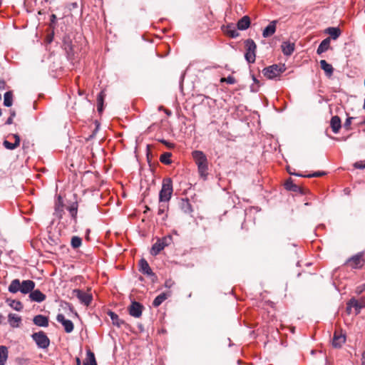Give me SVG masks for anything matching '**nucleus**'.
<instances>
[{
    "instance_id": "obj_1",
    "label": "nucleus",
    "mask_w": 365,
    "mask_h": 365,
    "mask_svg": "<svg viewBox=\"0 0 365 365\" xmlns=\"http://www.w3.org/2000/svg\"><path fill=\"white\" fill-rule=\"evenodd\" d=\"M34 287L35 282L32 280H24L22 283H21L19 279H15L11 281L9 286V291L11 293H16L19 291L23 294H28L32 292Z\"/></svg>"
},
{
    "instance_id": "obj_2",
    "label": "nucleus",
    "mask_w": 365,
    "mask_h": 365,
    "mask_svg": "<svg viewBox=\"0 0 365 365\" xmlns=\"http://www.w3.org/2000/svg\"><path fill=\"white\" fill-rule=\"evenodd\" d=\"M173 192V180L170 178H164L159 193V202H168Z\"/></svg>"
},
{
    "instance_id": "obj_3",
    "label": "nucleus",
    "mask_w": 365,
    "mask_h": 365,
    "mask_svg": "<svg viewBox=\"0 0 365 365\" xmlns=\"http://www.w3.org/2000/svg\"><path fill=\"white\" fill-rule=\"evenodd\" d=\"M286 70L284 64H273L264 68L263 75L269 79H273L279 76Z\"/></svg>"
},
{
    "instance_id": "obj_4",
    "label": "nucleus",
    "mask_w": 365,
    "mask_h": 365,
    "mask_svg": "<svg viewBox=\"0 0 365 365\" xmlns=\"http://www.w3.org/2000/svg\"><path fill=\"white\" fill-rule=\"evenodd\" d=\"M172 240L173 239L170 235L158 238L157 242L153 245L150 250V254L153 256L158 255L165 247L171 244Z\"/></svg>"
},
{
    "instance_id": "obj_5",
    "label": "nucleus",
    "mask_w": 365,
    "mask_h": 365,
    "mask_svg": "<svg viewBox=\"0 0 365 365\" xmlns=\"http://www.w3.org/2000/svg\"><path fill=\"white\" fill-rule=\"evenodd\" d=\"M245 46L246 48V52L245 53V58L246 61L249 63H255L257 49V45L255 42L252 39L248 38L245 41Z\"/></svg>"
},
{
    "instance_id": "obj_6",
    "label": "nucleus",
    "mask_w": 365,
    "mask_h": 365,
    "mask_svg": "<svg viewBox=\"0 0 365 365\" xmlns=\"http://www.w3.org/2000/svg\"><path fill=\"white\" fill-rule=\"evenodd\" d=\"M31 338L40 349H45L49 346L50 339L43 331L34 333L31 335Z\"/></svg>"
},
{
    "instance_id": "obj_7",
    "label": "nucleus",
    "mask_w": 365,
    "mask_h": 365,
    "mask_svg": "<svg viewBox=\"0 0 365 365\" xmlns=\"http://www.w3.org/2000/svg\"><path fill=\"white\" fill-rule=\"evenodd\" d=\"M345 264L349 266L352 269L361 268L364 264L363 253H358L354 255L353 257H350L346 260Z\"/></svg>"
},
{
    "instance_id": "obj_8",
    "label": "nucleus",
    "mask_w": 365,
    "mask_h": 365,
    "mask_svg": "<svg viewBox=\"0 0 365 365\" xmlns=\"http://www.w3.org/2000/svg\"><path fill=\"white\" fill-rule=\"evenodd\" d=\"M73 294L82 304L88 306L91 303L93 297L91 294H88L80 289H74Z\"/></svg>"
},
{
    "instance_id": "obj_9",
    "label": "nucleus",
    "mask_w": 365,
    "mask_h": 365,
    "mask_svg": "<svg viewBox=\"0 0 365 365\" xmlns=\"http://www.w3.org/2000/svg\"><path fill=\"white\" fill-rule=\"evenodd\" d=\"M139 271L147 276H150L156 278L155 274L152 271L148 262L144 258L139 261Z\"/></svg>"
},
{
    "instance_id": "obj_10",
    "label": "nucleus",
    "mask_w": 365,
    "mask_h": 365,
    "mask_svg": "<svg viewBox=\"0 0 365 365\" xmlns=\"http://www.w3.org/2000/svg\"><path fill=\"white\" fill-rule=\"evenodd\" d=\"M143 306L137 302H132L130 306L128 308V312L130 316L139 318L142 315Z\"/></svg>"
},
{
    "instance_id": "obj_11",
    "label": "nucleus",
    "mask_w": 365,
    "mask_h": 365,
    "mask_svg": "<svg viewBox=\"0 0 365 365\" xmlns=\"http://www.w3.org/2000/svg\"><path fill=\"white\" fill-rule=\"evenodd\" d=\"M56 320L62 324L66 333L73 331L74 329L73 323L71 320L66 319L63 314H58L56 317Z\"/></svg>"
},
{
    "instance_id": "obj_12",
    "label": "nucleus",
    "mask_w": 365,
    "mask_h": 365,
    "mask_svg": "<svg viewBox=\"0 0 365 365\" xmlns=\"http://www.w3.org/2000/svg\"><path fill=\"white\" fill-rule=\"evenodd\" d=\"M346 341V336L341 332L336 331L333 336L332 346L334 348H341Z\"/></svg>"
},
{
    "instance_id": "obj_13",
    "label": "nucleus",
    "mask_w": 365,
    "mask_h": 365,
    "mask_svg": "<svg viewBox=\"0 0 365 365\" xmlns=\"http://www.w3.org/2000/svg\"><path fill=\"white\" fill-rule=\"evenodd\" d=\"M284 187L289 191L299 192L302 195H304L306 193L305 190L302 187L293 182V180L291 178L287 180V181L284 182Z\"/></svg>"
},
{
    "instance_id": "obj_14",
    "label": "nucleus",
    "mask_w": 365,
    "mask_h": 365,
    "mask_svg": "<svg viewBox=\"0 0 365 365\" xmlns=\"http://www.w3.org/2000/svg\"><path fill=\"white\" fill-rule=\"evenodd\" d=\"M192 156L197 165L204 164L207 162V157L202 151L195 150L192 153Z\"/></svg>"
},
{
    "instance_id": "obj_15",
    "label": "nucleus",
    "mask_w": 365,
    "mask_h": 365,
    "mask_svg": "<svg viewBox=\"0 0 365 365\" xmlns=\"http://www.w3.org/2000/svg\"><path fill=\"white\" fill-rule=\"evenodd\" d=\"M277 24V21L274 20L271 21L268 26H267L263 31H262V36L264 38H268L272 36L276 31V25Z\"/></svg>"
},
{
    "instance_id": "obj_16",
    "label": "nucleus",
    "mask_w": 365,
    "mask_h": 365,
    "mask_svg": "<svg viewBox=\"0 0 365 365\" xmlns=\"http://www.w3.org/2000/svg\"><path fill=\"white\" fill-rule=\"evenodd\" d=\"M12 135L15 139L14 143H10L6 140H4L3 142V145L5 147V148L10 150H15L16 148H18L20 145L21 142L20 136L18 134H13Z\"/></svg>"
},
{
    "instance_id": "obj_17",
    "label": "nucleus",
    "mask_w": 365,
    "mask_h": 365,
    "mask_svg": "<svg viewBox=\"0 0 365 365\" xmlns=\"http://www.w3.org/2000/svg\"><path fill=\"white\" fill-rule=\"evenodd\" d=\"M34 324L41 327H47L48 326V318L46 316L38 314L33 319Z\"/></svg>"
},
{
    "instance_id": "obj_18",
    "label": "nucleus",
    "mask_w": 365,
    "mask_h": 365,
    "mask_svg": "<svg viewBox=\"0 0 365 365\" xmlns=\"http://www.w3.org/2000/svg\"><path fill=\"white\" fill-rule=\"evenodd\" d=\"M330 127L334 133H338L341 128V121L338 115L331 117L330 120Z\"/></svg>"
},
{
    "instance_id": "obj_19",
    "label": "nucleus",
    "mask_w": 365,
    "mask_h": 365,
    "mask_svg": "<svg viewBox=\"0 0 365 365\" xmlns=\"http://www.w3.org/2000/svg\"><path fill=\"white\" fill-rule=\"evenodd\" d=\"M171 296V292L168 291L166 292H163L158 295L153 302V306L154 307H159L165 299H167L169 297Z\"/></svg>"
},
{
    "instance_id": "obj_20",
    "label": "nucleus",
    "mask_w": 365,
    "mask_h": 365,
    "mask_svg": "<svg viewBox=\"0 0 365 365\" xmlns=\"http://www.w3.org/2000/svg\"><path fill=\"white\" fill-rule=\"evenodd\" d=\"M29 297L31 301L41 302L45 300L46 295L43 294L39 289H33L29 294Z\"/></svg>"
},
{
    "instance_id": "obj_21",
    "label": "nucleus",
    "mask_w": 365,
    "mask_h": 365,
    "mask_svg": "<svg viewBox=\"0 0 365 365\" xmlns=\"http://www.w3.org/2000/svg\"><path fill=\"white\" fill-rule=\"evenodd\" d=\"M352 308H354L356 314H359V306L358 304V300L354 297L350 299L346 303V311L348 314L351 313Z\"/></svg>"
},
{
    "instance_id": "obj_22",
    "label": "nucleus",
    "mask_w": 365,
    "mask_h": 365,
    "mask_svg": "<svg viewBox=\"0 0 365 365\" xmlns=\"http://www.w3.org/2000/svg\"><path fill=\"white\" fill-rule=\"evenodd\" d=\"M281 48L284 55L290 56L294 52L295 46L294 43L284 41L282 43Z\"/></svg>"
},
{
    "instance_id": "obj_23",
    "label": "nucleus",
    "mask_w": 365,
    "mask_h": 365,
    "mask_svg": "<svg viewBox=\"0 0 365 365\" xmlns=\"http://www.w3.org/2000/svg\"><path fill=\"white\" fill-rule=\"evenodd\" d=\"M250 26V19L248 16H244L242 18H241L237 24V27L239 30H246Z\"/></svg>"
},
{
    "instance_id": "obj_24",
    "label": "nucleus",
    "mask_w": 365,
    "mask_h": 365,
    "mask_svg": "<svg viewBox=\"0 0 365 365\" xmlns=\"http://www.w3.org/2000/svg\"><path fill=\"white\" fill-rule=\"evenodd\" d=\"M108 314L110 316L112 324L117 327H120L122 325L125 324V322L123 319H120L117 314L112 311H108Z\"/></svg>"
},
{
    "instance_id": "obj_25",
    "label": "nucleus",
    "mask_w": 365,
    "mask_h": 365,
    "mask_svg": "<svg viewBox=\"0 0 365 365\" xmlns=\"http://www.w3.org/2000/svg\"><path fill=\"white\" fill-rule=\"evenodd\" d=\"M8 321L11 327L16 328L19 327L21 318L16 314L11 313L8 316Z\"/></svg>"
},
{
    "instance_id": "obj_26",
    "label": "nucleus",
    "mask_w": 365,
    "mask_h": 365,
    "mask_svg": "<svg viewBox=\"0 0 365 365\" xmlns=\"http://www.w3.org/2000/svg\"><path fill=\"white\" fill-rule=\"evenodd\" d=\"M180 207L182 211L186 214H190L192 212V205L187 198L181 200Z\"/></svg>"
},
{
    "instance_id": "obj_27",
    "label": "nucleus",
    "mask_w": 365,
    "mask_h": 365,
    "mask_svg": "<svg viewBox=\"0 0 365 365\" xmlns=\"http://www.w3.org/2000/svg\"><path fill=\"white\" fill-rule=\"evenodd\" d=\"M330 46V38L327 37L324 39L320 44L319 45L317 53V54H322V53L327 51Z\"/></svg>"
},
{
    "instance_id": "obj_28",
    "label": "nucleus",
    "mask_w": 365,
    "mask_h": 365,
    "mask_svg": "<svg viewBox=\"0 0 365 365\" xmlns=\"http://www.w3.org/2000/svg\"><path fill=\"white\" fill-rule=\"evenodd\" d=\"M319 63L321 68L324 71L327 76L330 77L333 75L334 68L331 64L328 63L325 60H321Z\"/></svg>"
},
{
    "instance_id": "obj_29",
    "label": "nucleus",
    "mask_w": 365,
    "mask_h": 365,
    "mask_svg": "<svg viewBox=\"0 0 365 365\" xmlns=\"http://www.w3.org/2000/svg\"><path fill=\"white\" fill-rule=\"evenodd\" d=\"M106 93L104 91H101L97 96V110L98 113H102L103 110V103Z\"/></svg>"
},
{
    "instance_id": "obj_30",
    "label": "nucleus",
    "mask_w": 365,
    "mask_h": 365,
    "mask_svg": "<svg viewBox=\"0 0 365 365\" xmlns=\"http://www.w3.org/2000/svg\"><path fill=\"white\" fill-rule=\"evenodd\" d=\"M326 33L329 34L332 39L336 40L341 35V30L338 27H329L326 29Z\"/></svg>"
},
{
    "instance_id": "obj_31",
    "label": "nucleus",
    "mask_w": 365,
    "mask_h": 365,
    "mask_svg": "<svg viewBox=\"0 0 365 365\" xmlns=\"http://www.w3.org/2000/svg\"><path fill=\"white\" fill-rule=\"evenodd\" d=\"M83 364L87 365H98L95 354L93 351L88 349L86 352V359Z\"/></svg>"
},
{
    "instance_id": "obj_32",
    "label": "nucleus",
    "mask_w": 365,
    "mask_h": 365,
    "mask_svg": "<svg viewBox=\"0 0 365 365\" xmlns=\"http://www.w3.org/2000/svg\"><path fill=\"white\" fill-rule=\"evenodd\" d=\"M225 32L227 36L233 38L238 37L240 35L237 29L232 24L227 25Z\"/></svg>"
},
{
    "instance_id": "obj_33",
    "label": "nucleus",
    "mask_w": 365,
    "mask_h": 365,
    "mask_svg": "<svg viewBox=\"0 0 365 365\" xmlns=\"http://www.w3.org/2000/svg\"><path fill=\"white\" fill-rule=\"evenodd\" d=\"M78 207V202H74L67 208L74 222L77 220Z\"/></svg>"
},
{
    "instance_id": "obj_34",
    "label": "nucleus",
    "mask_w": 365,
    "mask_h": 365,
    "mask_svg": "<svg viewBox=\"0 0 365 365\" xmlns=\"http://www.w3.org/2000/svg\"><path fill=\"white\" fill-rule=\"evenodd\" d=\"M8 359V349L5 346H0V365H4Z\"/></svg>"
},
{
    "instance_id": "obj_35",
    "label": "nucleus",
    "mask_w": 365,
    "mask_h": 365,
    "mask_svg": "<svg viewBox=\"0 0 365 365\" xmlns=\"http://www.w3.org/2000/svg\"><path fill=\"white\" fill-rule=\"evenodd\" d=\"M13 104V93L9 91L4 93V106L6 107H11Z\"/></svg>"
},
{
    "instance_id": "obj_36",
    "label": "nucleus",
    "mask_w": 365,
    "mask_h": 365,
    "mask_svg": "<svg viewBox=\"0 0 365 365\" xmlns=\"http://www.w3.org/2000/svg\"><path fill=\"white\" fill-rule=\"evenodd\" d=\"M197 169H198V172H199V174L204 179H206L207 175H208V173H207V170H208V162L204 163V164H201V165H197Z\"/></svg>"
},
{
    "instance_id": "obj_37",
    "label": "nucleus",
    "mask_w": 365,
    "mask_h": 365,
    "mask_svg": "<svg viewBox=\"0 0 365 365\" xmlns=\"http://www.w3.org/2000/svg\"><path fill=\"white\" fill-rule=\"evenodd\" d=\"M171 156H172L171 153H168V152L164 153L160 155V160L161 163H163L165 165H170L172 162L170 160Z\"/></svg>"
},
{
    "instance_id": "obj_38",
    "label": "nucleus",
    "mask_w": 365,
    "mask_h": 365,
    "mask_svg": "<svg viewBox=\"0 0 365 365\" xmlns=\"http://www.w3.org/2000/svg\"><path fill=\"white\" fill-rule=\"evenodd\" d=\"M71 244L73 248L76 249L81 247L82 244V240L78 236H73L71 238Z\"/></svg>"
},
{
    "instance_id": "obj_39",
    "label": "nucleus",
    "mask_w": 365,
    "mask_h": 365,
    "mask_svg": "<svg viewBox=\"0 0 365 365\" xmlns=\"http://www.w3.org/2000/svg\"><path fill=\"white\" fill-rule=\"evenodd\" d=\"M9 305L11 308L16 311H21L23 309V304L20 301L18 300H11L9 303Z\"/></svg>"
},
{
    "instance_id": "obj_40",
    "label": "nucleus",
    "mask_w": 365,
    "mask_h": 365,
    "mask_svg": "<svg viewBox=\"0 0 365 365\" xmlns=\"http://www.w3.org/2000/svg\"><path fill=\"white\" fill-rule=\"evenodd\" d=\"M168 209V205L167 204V202H159L158 215H162L165 214V212H166V210Z\"/></svg>"
},
{
    "instance_id": "obj_41",
    "label": "nucleus",
    "mask_w": 365,
    "mask_h": 365,
    "mask_svg": "<svg viewBox=\"0 0 365 365\" xmlns=\"http://www.w3.org/2000/svg\"><path fill=\"white\" fill-rule=\"evenodd\" d=\"M326 175V173L324 171H317L311 174L304 175V178H318L322 177Z\"/></svg>"
},
{
    "instance_id": "obj_42",
    "label": "nucleus",
    "mask_w": 365,
    "mask_h": 365,
    "mask_svg": "<svg viewBox=\"0 0 365 365\" xmlns=\"http://www.w3.org/2000/svg\"><path fill=\"white\" fill-rule=\"evenodd\" d=\"M55 211H56V215L58 217H60V218L62 217L63 204L61 202H59L58 205H56Z\"/></svg>"
},
{
    "instance_id": "obj_43",
    "label": "nucleus",
    "mask_w": 365,
    "mask_h": 365,
    "mask_svg": "<svg viewBox=\"0 0 365 365\" xmlns=\"http://www.w3.org/2000/svg\"><path fill=\"white\" fill-rule=\"evenodd\" d=\"M221 82H226L228 84H235L236 83V80L233 76H229L227 78H222L221 79Z\"/></svg>"
},
{
    "instance_id": "obj_44",
    "label": "nucleus",
    "mask_w": 365,
    "mask_h": 365,
    "mask_svg": "<svg viewBox=\"0 0 365 365\" xmlns=\"http://www.w3.org/2000/svg\"><path fill=\"white\" fill-rule=\"evenodd\" d=\"M354 119L353 117H348L344 123V129H346V130H351V121L352 120Z\"/></svg>"
},
{
    "instance_id": "obj_45",
    "label": "nucleus",
    "mask_w": 365,
    "mask_h": 365,
    "mask_svg": "<svg viewBox=\"0 0 365 365\" xmlns=\"http://www.w3.org/2000/svg\"><path fill=\"white\" fill-rule=\"evenodd\" d=\"M354 167L357 169L365 168V160L357 161L354 164Z\"/></svg>"
},
{
    "instance_id": "obj_46",
    "label": "nucleus",
    "mask_w": 365,
    "mask_h": 365,
    "mask_svg": "<svg viewBox=\"0 0 365 365\" xmlns=\"http://www.w3.org/2000/svg\"><path fill=\"white\" fill-rule=\"evenodd\" d=\"M365 290V284L363 285L359 286L356 288L355 292L358 295L361 294Z\"/></svg>"
},
{
    "instance_id": "obj_47",
    "label": "nucleus",
    "mask_w": 365,
    "mask_h": 365,
    "mask_svg": "<svg viewBox=\"0 0 365 365\" xmlns=\"http://www.w3.org/2000/svg\"><path fill=\"white\" fill-rule=\"evenodd\" d=\"M174 284V282L171 279L165 280L164 286L166 288H171Z\"/></svg>"
},
{
    "instance_id": "obj_48",
    "label": "nucleus",
    "mask_w": 365,
    "mask_h": 365,
    "mask_svg": "<svg viewBox=\"0 0 365 365\" xmlns=\"http://www.w3.org/2000/svg\"><path fill=\"white\" fill-rule=\"evenodd\" d=\"M159 141L160 143H162L163 144L165 145L168 148H173L174 147V145L171 143H169L168 142L167 140H164V139H162V140H159Z\"/></svg>"
},
{
    "instance_id": "obj_49",
    "label": "nucleus",
    "mask_w": 365,
    "mask_h": 365,
    "mask_svg": "<svg viewBox=\"0 0 365 365\" xmlns=\"http://www.w3.org/2000/svg\"><path fill=\"white\" fill-rule=\"evenodd\" d=\"M358 304L359 306V314L361 309L365 308V301L364 299H361V302L358 301Z\"/></svg>"
},
{
    "instance_id": "obj_50",
    "label": "nucleus",
    "mask_w": 365,
    "mask_h": 365,
    "mask_svg": "<svg viewBox=\"0 0 365 365\" xmlns=\"http://www.w3.org/2000/svg\"><path fill=\"white\" fill-rule=\"evenodd\" d=\"M287 171L292 175H296V176H299V177H304L305 176L304 175H302V174H299V173H297L292 172V170H291V169L289 168H287Z\"/></svg>"
},
{
    "instance_id": "obj_51",
    "label": "nucleus",
    "mask_w": 365,
    "mask_h": 365,
    "mask_svg": "<svg viewBox=\"0 0 365 365\" xmlns=\"http://www.w3.org/2000/svg\"><path fill=\"white\" fill-rule=\"evenodd\" d=\"M56 16L55 14H51V23L53 24L56 22Z\"/></svg>"
},
{
    "instance_id": "obj_52",
    "label": "nucleus",
    "mask_w": 365,
    "mask_h": 365,
    "mask_svg": "<svg viewBox=\"0 0 365 365\" xmlns=\"http://www.w3.org/2000/svg\"><path fill=\"white\" fill-rule=\"evenodd\" d=\"M12 123H13V118L9 117L8 119L6 120V125H11Z\"/></svg>"
},
{
    "instance_id": "obj_53",
    "label": "nucleus",
    "mask_w": 365,
    "mask_h": 365,
    "mask_svg": "<svg viewBox=\"0 0 365 365\" xmlns=\"http://www.w3.org/2000/svg\"><path fill=\"white\" fill-rule=\"evenodd\" d=\"M361 361V365H365V352H364L362 354Z\"/></svg>"
},
{
    "instance_id": "obj_54",
    "label": "nucleus",
    "mask_w": 365,
    "mask_h": 365,
    "mask_svg": "<svg viewBox=\"0 0 365 365\" xmlns=\"http://www.w3.org/2000/svg\"><path fill=\"white\" fill-rule=\"evenodd\" d=\"M16 116V111L14 110H10V118H14Z\"/></svg>"
},
{
    "instance_id": "obj_55",
    "label": "nucleus",
    "mask_w": 365,
    "mask_h": 365,
    "mask_svg": "<svg viewBox=\"0 0 365 365\" xmlns=\"http://www.w3.org/2000/svg\"><path fill=\"white\" fill-rule=\"evenodd\" d=\"M5 86V81H0V89H4Z\"/></svg>"
},
{
    "instance_id": "obj_56",
    "label": "nucleus",
    "mask_w": 365,
    "mask_h": 365,
    "mask_svg": "<svg viewBox=\"0 0 365 365\" xmlns=\"http://www.w3.org/2000/svg\"><path fill=\"white\" fill-rule=\"evenodd\" d=\"M76 365H81V362L79 358H76Z\"/></svg>"
},
{
    "instance_id": "obj_57",
    "label": "nucleus",
    "mask_w": 365,
    "mask_h": 365,
    "mask_svg": "<svg viewBox=\"0 0 365 365\" xmlns=\"http://www.w3.org/2000/svg\"><path fill=\"white\" fill-rule=\"evenodd\" d=\"M252 79L255 83H258V80L255 77V76H252Z\"/></svg>"
},
{
    "instance_id": "obj_58",
    "label": "nucleus",
    "mask_w": 365,
    "mask_h": 365,
    "mask_svg": "<svg viewBox=\"0 0 365 365\" xmlns=\"http://www.w3.org/2000/svg\"><path fill=\"white\" fill-rule=\"evenodd\" d=\"M89 233H90V230H89V229H88V230H86V237H87V239H88V235H89Z\"/></svg>"
},
{
    "instance_id": "obj_59",
    "label": "nucleus",
    "mask_w": 365,
    "mask_h": 365,
    "mask_svg": "<svg viewBox=\"0 0 365 365\" xmlns=\"http://www.w3.org/2000/svg\"><path fill=\"white\" fill-rule=\"evenodd\" d=\"M148 210H150L149 207L148 206H145V210L144 211V212H146Z\"/></svg>"
},
{
    "instance_id": "obj_60",
    "label": "nucleus",
    "mask_w": 365,
    "mask_h": 365,
    "mask_svg": "<svg viewBox=\"0 0 365 365\" xmlns=\"http://www.w3.org/2000/svg\"><path fill=\"white\" fill-rule=\"evenodd\" d=\"M361 124L365 125V119L361 123Z\"/></svg>"
},
{
    "instance_id": "obj_61",
    "label": "nucleus",
    "mask_w": 365,
    "mask_h": 365,
    "mask_svg": "<svg viewBox=\"0 0 365 365\" xmlns=\"http://www.w3.org/2000/svg\"><path fill=\"white\" fill-rule=\"evenodd\" d=\"M166 217H167V215H165L163 217V220H165Z\"/></svg>"
},
{
    "instance_id": "obj_62",
    "label": "nucleus",
    "mask_w": 365,
    "mask_h": 365,
    "mask_svg": "<svg viewBox=\"0 0 365 365\" xmlns=\"http://www.w3.org/2000/svg\"><path fill=\"white\" fill-rule=\"evenodd\" d=\"M2 114V111H1V109H0V116Z\"/></svg>"
},
{
    "instance_id": "obj_63",
    "label": "nucleus",
    "mask_w": 365,
    "mask_h": 365,
    "mask_svg": "<svg viewBox=\"0 0 365 365\" xmlns=\"http://www.w3.org/2000/svg\"><path fill=\"white\" fill-rule=\"evenodd\" d=\"M83 365H87V364H83Z\"/></svg>"
}]
</instances>
